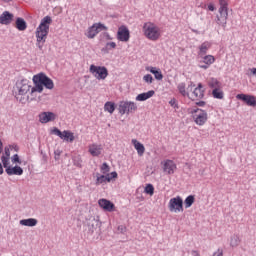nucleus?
<instances>
[{"label":"nucleus","instance_id":"4468645a","mask_svg":"<svg viewBox=\"0 0 256 256\" xmlns=\"http://www.w3.org/2000/svg\"><path fill=\"white\" fill-rule=\"evenodd\" d=\"M236 99L243 101L248 107H256V97L249 94H238Z\"/></svg>","mask_w":256,"mask_h":256},{"label":"nucleus","instance_id":"3c124183","mask_svg":"<svg viewBox=\"0 0 256 256\" xmlns=\"http://www.w3.org/2000/svg\"><path fill=\"white\" fill-rule=\"evenodd\" d=\"M0 175H3V164L0 163Z\"/></svg>","mask_w":256,"mask_h":256},{"label":"nucleus","instance_id":"7ed1b4c3","mask_svg":"<svg viewBox=\"0 0 256 256\" xmlns=\"http://www.w3.org/2000/svg\"><path fill=\"white\" fill-rule=\"evenodd\" d=\"M187 113L191 118L193 119L194 123L196 125H199V127H203L205 123H207L209 119V114L203 109H200L198 107H190L187 109Z\"/></svg>","mask_w":256,"mask_h":256},{"label":"nucleus","instance_id":"a878e982","mask_svg":"<svg viewBox=\"0 0 256 256\" xmlns=\"http://www.w3.org/2000/svg\"><path fill=\"white\" fill-rule=\"evenodd\" d=\"M153 95H155V90H150L148 92L138 94L136 96V101H147V99H151Z\"/></svg>","mask_w":256,"mask_h":256},{"label":"nucleus","instance_id":"2eb2a0df","mask_svg":"<svg viewBox=\"0 0 256 256\" xmlns=\"http://www.w3.org/2000/svg\"><path fill=\"white\" fill-rule=\"evenodd\" d=\"M130 34H129V28L126 26H120L118 28V32H117V39L118 41H122L124 43H127V41H129L130 39Z\"/></svg>","mask_w":256,"mask_h":256},{"label":"nucleus","instance_id":"2f4dec72","mask_svg":"<svg viewBox=\"0 0 256 256\" xmlns=\"http://www.w3.org/2000/svg\"><path fill=\"white\" fill-rule=\"evenodd\" d=\"M212 97H214V99H223V97H225V94L223 93V89L216 88L212 90Z\"/></svg>","mask_w":256,"mask_h":256},{"label":"nucleus","instance_id":"58836bf2","mask_svg":"<svg viewBox=\"0 0 256 256\" xmlns=\"http://www.w3.org/2000/svg\"><path fill=\"white\" fill-rule=\"evenodd\" d=\"M116 47H117V43H115V42H108L106 44V49L108 51H111V49H116Z\"/></svg>","mask_w":256,"mask_h":256},{"label":"nucleus","instance_id":"c756f323","mask_svg":"<svg viewBox=\"0 0 256 256\" xmlns=\"http://www.w3.org/2000/svg\"><path fill=\"white\" fill-rule=\"evenodd\" d=\"M104 111L113 115L115 113V104L112 101H108L104 104Z\"/></svg>","mask_w":256,"mask_h":256},{"label":"nucleus","instance_id":"f3484780","mask_svg":"<svg viewBox=\"0 0 256 256\" xmlns=\"http://www.w3.org/2000/svg\"><path fill=\"white\" fill-rule=\"evenodd\" d=\"M177 170V164L173 160H165L163 162V171L168 173V175H173Z\"/></svg>","mask_w":256,"mask_h":256},{"label":"nucleus","instance_id":"1a4fd4ad","mask_svg":"<svg viewBox=\"0 0 256 256\" xmlns=\"http://www.w3.org/2000/svg\"><path fill=\"white\" fill-rule=\"evenodd\" d=\"M203 97H205V88L202 83H198L196 87L194 86L188 95V99H190V101H201Z\"/></svg>","mask_w":256,"mask_h":256},{"label":"nucleus","instance_id":"f704fd0d","mask_svg":"<svg viewBox=\"0 0 256 256\" xmlns=\"http://www.w3.org/2000/svg\"><path fill=\"white\" fill-rule=\"evenodd\" d=\"M144 192L152 197V195H154L155 193V187H153L152 184H147L144 189Z\"/></svg>","mask_w":256,"mask_h":256},{"label":"nucleus","instance_id":"9b49d317","mask_svg":"<svg viewBox=\"0 0 256 256\" xmlns=\"http://www.w3.org/2000/svg\"><path fill=\"white\" fill-rule=\"evenodd\" d=\"M227 19H229V8H219L216 23L225 29L227 27Z\"/></svg>","mask_w":256,"mask_h":256},{"label":"nucleus","instance_id":"7c9ffc66","mask_svg":"<svg viewBox=\"0 0 256 256\" xmlns=\"http://www.w3.org/2000/svg\"><path fill=\"white\" fill-rule=\"evenodd\" d=\"M201 59H203V63L205 65H213V63H215V56L213 55H204L201 57Z\"/></svg>","mask_w":256,"mask_h":256},{"label":"nucleus","instance_id":"f257e3e1","mask_svg":"<svg viewBox=\"0 0 256 256\" xmlns=\"http://www.w3.org/2000/svg\"><path fill=\"white\" fill-rule=\"evenodd\" d=\"M32 81L34 83V87H31V84H29V80L27 79L16 82L14 87V95L17 101L20 103H27V101H29V95H27L29 91L30 95L35 97L36 93H43V87L50 90L54 89L55 87L53 80L45 75V73L34 75Z\"/></svg>","mask_w":256,"mask_h":256},{"label":"nucleus","instance_id":"e433bc0d","mask_svg":"<svg viewBox=\"0 0 256 256\" xmlns=\"http://www.w3.org/2000/svg\"><path fill=\"white\" fill-rule=\"evenodd\" d=\"M143 81L145 83L151 84L153 83V76L151 74H146L143 76Z\"/></svg>","mask_w":256,"mask_h":256},{"label":"nucleus","instance_id":"4c0bfd02","mask_svg":"<svg viewBox=\"0 0 256 256\" xmlns=\"http://www.w3.org/2000/svg\"><path fill=\"white\" fill-rule=\"evenodd\" d=\"M11 161L12 163H18V165H21V158H19V154H14L12 157H11Z\"/></svg>","mask_w":256,"mask_h":256},{"label":"nucleus","instance_id":"a18cd8bd","mask_svg":"<svg viewBox=\"0 0 256 256\" xmlns=\"http://www.w3.org/2000/svg\"><path fill=\"white\" fill-rule=\"evenodd\" d=\"M250 72L252 75H254V77H256V68L250 69Z\"/></svg>","mask_w":256,"mask_h":256},{"label":"nucleus","instance_id":"c85d7f7f","mask_svg":"<svg viewBox=\"0 0 256 256\" xmlns=\"http://www.w3.org/2000/svg\"><path fill=\"white\" fill-rule=\"evenodd\" d=\"M15 27L18 31H25L27 29V22L23 18H17Z\"/></svg>","mask_w":256,"mask_h":256},{"label":"nucleus","instance_id":"ea45409f","mask_svg":"<svg viewBox=\"0 0 256 256\" xmlns=\"http://www.w3.org/2000/svg\"><path fill=\"white\" fill-rule=\"evenodd\" d=\"M213 256H223V249L218 248L217 251L213 253Z\"/></svg>","mask_w":256,"mask_h":256},{"label":"nucleus","instance_id":"72a5a7b5","mask_svg":"<svg viewBox=\"0 0 256 256\" xmlns=\"http://www.w3.org/2000/svg\"><path fill=\"white\" fill-rule=\"evenodd\" d=\"M184 203H185V208L189 209V207H191V205H193L195 203V196H193V195L188 196L184 200Z\"/></svg>","mask_w":256,"mask_h":256},{"label":"nucleus","instance_id":"49530a36","mask_svg":"<svg viewBox=\"0 0 256 256\" xmlns=\"http://www.w3.org/2000/svg\"><path fill=\"white\" fill-rule=\"evenodd\" d=\"M10 149H15V151H19V146L13 145V146H10Z\"/></svg>","mask_w":256,"mask_h":256},{"label":"nucleus","instance_id":"0eeeda50","mask_svg":"<svg viewBox=\"0 0 256 256\" xmlns=\"http://www.w3.org/2000/svg\"><path fill=\"white\" fill-rule=\"evenodd\" d=\"M120 115H129L137 111V104L132 101H121L118 106Z\"/></svg>","mask_w":256,"mask_h":256},{"label":"nucleus","instance_id":"39448f33","mask_svg":"<svg viewBox=\"0 0 256 256\" xmlns=\"http://www.w3.org/2000/svg\"><path fill=\"white\" fill-rule=\"evenodd\" d=\"M89 72L98 81H105L109 77V70L105 66H95V64L90 65Z\"/></svg>","mask_w":256,"mask_h":256},{"label":"nucleus","instance_id":"473e14b6","mask_svg":"<svg viewBox=\"0 0 256 256\" xmlns=\"http://www.w3.org/2000/svg\"><path fill=\"white\" fill-rule=\"evenodd\" d=\"M100 171H101L102 175H111V173H109V171H111V167H109V165L107 164V162H104V163L101 165Z\"/></svg>","mask_w":256,"mask_h":256},{"label":"nucleus","instance_id":"a211bd4d","mask_svg":"<svg viewBox=\"0 0 256 256\" xmlns=\"http://www.w3.org/2000/svg\"><path fill=\"white\" fill-rule=\"evenodd\" d=\"M57 119V115L53 112H42L39 114L40 123H49L51 121H55Z\"/></svg>","mask_w":256,"mask_h":256},{"label":"nucleus","instance_id":"393cba45","mask_svg":"<svg viewBox=\"0 0 256 256\" xmlns=\"http://www.w3.org/2000/svg\"><path fill=\"white\" fill-rule=\"evenodd\" d=\"M146 71H149L150 73H152V75H154L157 81H161L163 79V73L161 72V69L157 67H147Z\"/></svg>","mask_w":256,"mask_h":256},{"label":"nucleus","instance_id":"de8ad7c7","mask_svg":"<svg viewBox=\"0 0 256 256\" xmlns=\"http://www.w3.org/2000/svg\"><path fill=\"white\" fill-rule=\"evenodd\" d=\"M192 256H201V254H199V251H192Z\"/></svg>","mask_w":256,"mask_h":256},{"label":"nucleus","instance_id":"f03ea898","mask_svg":"<svg viewBox=\"0 0 256 256\" xmlns=\"http://www.w3.org/2000/svg\"><path fill=\"white\" fill-rule=\"evenodd\" d=\"M51 23H53V18H51V16H45L36 28L35 37L37 47L40 51L43 50V45L45 44V41H47V35H49V27H51Z\"/></svg>","mask_w":256,"mask_h":256},{"label":"nucleus","instance_id":"423d86ee","mask_svg":"<svg viewBox=\"0 0 256 256\" xmlns=\"http://www.w3.org/2000/svg\"><path fill=\"white\" fill-rule=\"evenodd\" d=\"M107 26L105 24L98 22L94 23L92 26L88 27V29L85 32V36L88 39H95L101 31H107Z\"/></svg>","mask_w":256,"mask_h":256},{"label":"nucleus","instance_id":"a19ab883","mask_svg":"<svg viewBox=\"0 0 256 256\" xmlns=\"http://www.w3.org/2000/svg\"><path fill=\"white\" fill-rule=\"evenodd\" d=\"M231 245H232V247H237V245H239V239L238 238L232 239Z\"/></svg>","mask_w":256,"mask_h":256},{"label":"nucleus","instance_id":"aec40b11","mask_svg":"<svg viewBox=\"0 0 256 256\" xmlns=\"http://www.w3.org/2000/svg\"><path fill=\"white\" fill-rule=\"evenodd\" d=\"M15 16L9 11H4L0 15V25H11Z\"/></svg>","mask_w":256,"mask_h":256},{"label":"nucleus","instance_id":"c9c22d12","mask_svg":"<svg viewBox=\"0 0 256 256\" xmlns=\"http://www.w3.org/2000/svg\"><path fill=\"white\" fill-rule=\"evenodd\" d=\"M219 1V9H229V3L227 0H218Z\"/></svg>","mask_w":256,"mask_h":256},{"label":"nucleus","instance_id":"5701e85b","mask_svg":"<svg viewBox=\"0 0 256 256\" xmlns=\"http://www.w3.org/2000/svg\"><path fill=\"white\" fill-rule=\"evenodd\" d=\"M2 165H7V163L11 162V147L4 148V154L1 156Z\"/></svg>","mask_w":256,"mask_h":256},{"label":"nucleus","instance_id":"6ab92c4d","mask_svg":"<svg viewBox=\"0 0 256 256\" xmlns=\"http://www.w3.org/2000/svg\"><path fill=\"white\" fill-rule=\"evenodd\" d=\"M99 206L104 209V211H108L109 213H111L112 211H115V204H113V202L107 200V199H100L98 201Z\"/></svg>","mask_w":256,"mask_h":256},{"label":"nucleus","instance_id":"9d476101","mask_svg":"<svg viewBox=\"0 0 256 256\" xmlns=\"http://www.w3.org/2000/svg\"><path fill=\"white\" fill-rule=\"evenodd\" d=\"M52 133L60 137L62 141H66V143H73L75 141V134L69 130L61 131L58 128H54Z\"/></svg>","mask_w":256,"mask_h":256},{"label":"nucleus","instance_id":"603ef678","mask_svg":"<svg viewBox=\"0 0 256 256\" xmlns=\"http://www.w3.org/2000/svg\"><path fill=\"white\" fill-rule=\"evenodd\" d=\"M105 37H106V39H108L109 41L112 39L111 36L109 35V33H106V34H105Z\"/></svg>","mask_w":256,"mask_h":256},{"label":"nucleus","instance_id":"c03bdc74","mask_svg":"<svg viewBox=\"0 0 256 256\" xmlns=\"http://www.w3.org/2000/svg\"><path fill=\"white\" fill-rule=\"evenodd\" d=\"M209 65L208 64H204L200 66V69H209Z\"/></svg>","mask_w":256,"mask_h":256},{"label":"nucleus","instance_id":"f8f14e48","mask_svg":"<svg viewBox=\"0 0 256 256\" xmlns=\"http://www.w3.org/2000/svg\"><path fill=\"white\" fill-rule=\"evenodd\" d=\"M113 179H117V172H111L110 174L96 173L95 185H103L105 183H111Z\"/></svg>","mask_w":256,"mask_h":256},{"label":"nucleus","instance_id":"b1692460","mask_svg":"<svg viewBox=\"0 0 256 256\" xmlns=\"http://www.w3.org/2000/svg\"><path fill=\"white\" fill-rule=\"evenodd\" d=\"M132 145H134V149H136L139 157H143V155L145 154V146L136 139L132 140Z\"/></svg>","mask_w":256,"mask_h":256},{"label":"nucleus","instance_id":"cd10ccee","mask_svg":"<svg viewBox=\"0 0 256 256\" xmlns=\"http://www.w3.org/2000/svg\"><path fill=\"white\" fill-rule=\"evenodd\" d=\"M38 221L35 218H28L20 220V225H23L24 227H35L37 225Z\"/></svg>","mask_w":256,"mask_h":256},{"label":"nucleus","instance_id":"bb28decb","mask_svg":"<svg viewBox=\"0 0 256 256\" xmlns=\"http://www.w3.org/2000/svg\"><path fill=\"white\" fill-rule=\"evenodd\" d=\"M208 86L210 87V89H223V85L219 82V80H217V78H210L208 80Z\"/></svg>","mask_w":256,"mask_h":256},{"label":"nucleus","instance_id":"4be33fe9","mask_svg":"<svg viewBox=\"0 0 256 256\" xmlns=\"http://www.w3.org/2000/svg\"><path fill=\"white\" fill-rule=\"evenodd\" d=\"M211 49V42L205 41L199 46L198 56L203 57L207 55V51Z\"/></svg>","mask_w":256,"mask_h":256},{"label":"nucleus","instance_id":"dca6fc26","mask_svg":"<svg viewBox=\"0 0 256 256\" xmlns=\"http://www.w3.org/2000/svg\"><path fill=\"white\" fill-rule=\"evenodd\" d=\"M193 87H195V84H193V82H191L188 87L185 85V83H180L177 86V89L180 93V95H182V97H188L189 98V91H193Z\"/></svg>","mask_w":256,"mask_h":256},{"label":"nucleus","instance_id":"20e7f679","mask_svg":"<svg viewBox=\"0 0 256 256\" xmlns=\"http://www.w3.org/2000/svg\"><path fill=\"white\" fill-rule=\"evenodd\" d=\"M142 31L149 41H159L161 39V29L152 22L144 23Z\"/></svg>","mask_w":256,"mask_h":256},{"label":"nucleus","instance_id":"37998d69","mask_svg":"<svg viewBox=\"0 0 256 256\" xmlns=\"http://www.w3.org/2000/svg\"><path fill=\"white\" fill-rule=\"evenodd\" d=\"M196 105H198V107H205V101H199Z\"/></svg>","mask_w":256,"mask_h":256},{"label":"nucleus","instance_id":"09e8293b","mask_svg":"<svg viewBox=\"0 0 256 256\" xmlns=\"http://www.w3.org/2000/svg\"><path fill=\"white\" fill-rule=\"evenodd\" d=\"M169 105H171V107H173L175 105V99L170 100Z\"/></svg>","mask_w":256,"mask_h":256},{"label":"nucleus","instance_id":"8fccbe9b","mask_svg":"<svg viewBox=\"0 0 256 256\" xmlns=\"http://www.w3.org/2000/svg\"><path fill=\"white\" fill-rule=\"evenodd\" d=\"M3 151V142L0 140V154L2 153Z\"/></svg>","mask_w":256,"mask_h":256},{"label":"nucleus","instance_id":"412c9836","mask_svg":"<svg viewBox=\"0 0 256 256\" xmlns=\"http://www.w3.org/2000/svg\"><path fill=\"white\" fill-rule=\"evenodd\" d=\"M88 151L92 157H99L103 151V146L100 144H91L88 147Z\"/></svg>","mask_w":256,"mask_h":256},{"label":"nucleus","instance_id":"6e6552de","mask_svg":"<svg viewBox=\"0 0 256 256\" xmlns=\"http://www.w3.org/2000/svg\"><path fill=\"white\" fill-rule=\"evenodd\" d=\"M168 209L170 213H183V198L181 196L171 198L168 202Z\"/></svg>","mask_w":256,"mask_h":256},{"label":"nucleus","instance_id":"79ce46f5","mask_svg":"<svg viewBox=\"0 0 256 256\" xmlns=\"http://www.w3.org/2000/svg\"><path fill=\"white\" fill-rule=\"evenodd\" d=\"M208 10H209V11H215V5H213V4L210 3V4L208 5Z\"/></svg>","mask_w":256,"mask_h":256},{"label":"nucleus","instance_id":"ddd939ff","mask_svg":"<svg viewBox=\"0 0 256 256\" xmlns=\"http://www.w3.org/2000/svg\"><path fill=\"white\" fill-rule=\"evenodd\" d=\"M7 175L12 176V175H18L21 176L23 175V168L21 166L16 165V166H11V162H7V165H3Z\"/></svg>","mask_w":256,"mask_h":256},{"label":"nucleus","instance_id":"864d4df0","mask_svg":"<svg viewBox=\"0 0 256 256\" xmlns=\"http://www.w3.org/2000/svg\"><path fill=\"white\" fill-rule=\"evenodd\" d=\"M2 1H4L5 3H9V1H11V0H2Z\"/></svg>","mask_w":256,"mask_h":256}]
</instances>
